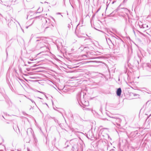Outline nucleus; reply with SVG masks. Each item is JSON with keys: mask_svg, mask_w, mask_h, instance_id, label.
<instances>
[{"mask_svg": "<svg viewBox=\"0 0 151 151\" xmlns=\"http://www.w3.org/2000/svg\"><path fill=\"white\" fill-rule=\"evenodd\" d=\"M92 62V61H90L88 62Z\"/></svg>", "mask_w": 151, "mask_h": 151, "instance_id": "7ed1b4c3", "label": "nucleus"}, {"mask_svg": "<svg viewBox=\"0 0 151 151\" xmlns=\"http://www.w3.org/2000/svg\"><path fill=\"white\" fill-rule=\"evenodd\" d=\"M122 92V91L120 88H119L118 89L117 92L116 94L118 96H120Z\"/></svg>", "mask_w": 151, "mask_h": 151, "instance_id": "f257e3e1", "label": "nucleus"}, {"mask_svg": "<svg viewBox=\"0 0 151 151\" xmlns=\"http://www.w3.org/2000/svg\"><path fill=\"white\" fill-rule=\"evenodd\" d=\"M14 129L15 130V131H16V132H19V128L18 127V126H16V127H15V128H14Z\"/></svg>", "mask_w": 151, "mask_h": 151, "instance_id": "f03ea898", "label": "nucleus"}]
</instances>
